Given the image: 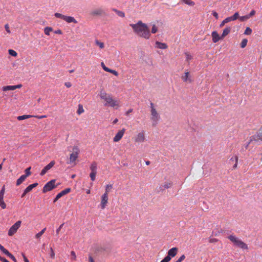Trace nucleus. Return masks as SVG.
Segmentation results:
<instances>
[{
  "label": "nucleus",
  "instance_id": "obj_15",
  "mask_svg": "<svg viewBox=\"0 0 262 262\" xmlns=\"http://www.w3.org/2000/svg\"><path fill=\"white\" fill-rule=\"evenodd\" d=\"M103 13L104 11L102 9H97L91 12V14L93 16L101 15Z\"/></svg>",
  "mask_w": 262,
  "mask_h": 262
},
{
  "label": "nucleus",
  "instance_id": "obj_16",
  "mask_svg": "<svg viewBox=\"0 0 262 262\" xmlns=\"http://www.w3.org/2000/svg\"><path fill=\"white\" fill-rule=\"evenodd\" d=\"M64 20L68 23H73L77 24V21L72 16L65 15Z\"/></svg>",
  "mask_w": 262,
  "mask_h": 262
},
{
  "label": "nucleus",
  "instance_id": "obj_28",
  "mask_svg": "<svg viewBox=\"0 0 262 262\" xmlns=\"http://www.w3.org/2000/svg\"><path fill=\"white\" fill-rule=\"evenodd\" d=\"M46 230V228H45L41 231L37 233L35 235V238L37 239H39L40 237V236L45 233Z\"/></svg>",
  "mask_w": 262,
  "mask_h": 262
},
{
  "label": "nucleus",
  "instance_id": "obj_1",
  "mask_svg": "<svg viewBox=\"0 0 262 262\" xmlns=\"http://www.w3.org/2000/svg\"><path fill=\"white\" fill-rule=\"evenodd\" d=\"M129 26L137 36L146 39L150 37L151 33L147 25L142 21L139 20L136 24H131Z\"/></svg>",
  "mask_w": 262,
  "mask_h": 262
},
{
  "label": "nucleus",
  "instance_id": "obj_57",
  "mask_svg": "<svg viewBox=\"0 0 262 262\" xmlns=\"http://www.w3.org/2000/svg\"><path fill=\"white\" fill-rule=\"evenodd\" d=\"M54 33L57 34H62V32L61 30L58 29L54 31Z\"/></svg>",
  "mask_w": 262,
  "mask_h": 262
},
{
  "label": "nucleus",
  "instance_id": "obj_37",
  "mask_svg": "<svg viewBox=\"0 0 262 262\" xmlns=\"http://www.w3.org/2000/svg\"><path fill=\"white\" fill-rule=\"evenodd\" d=\"M31 167H29L25 169V174H24L26 178L31 174L30 172Z\"/></svg>",
  "mask_w": 262,
  "mask_h": 262
},
{
  "label": "nucleus",
  "instance_id": "obj_61",
  "mask_svg": "<svg viewBox=\"0 0 262 262\" xmlns=\"http://www.w3.org/2000/svg\"><path fill=\"white\" fill-rule=\"evenodd\" d=\"M64 85L67 87V88H70L71 86H72V84L70 82H66L64 83Z\"/></svg>",
  "mask_w": 262,
  "mask_h": 262
},
{
  "label": "nucleus",
  "instance_id": "obj_50",
  "mask_svg": "<svg viewBox=\"0 0 262 262\" xmlns=\"http://www.w3.org/2000/svg\"><path fill=\"white\" fill-rule=\"evenodd\" d=\"M185 258V256L184 255H182L177 260L176 262H182Z\"/></svg>",
  "mask_w": 262,
  "mask_h": 262
},
{
  "label": "nucleus",
  "instance_id": "obj_5",
  "mask_svg": "<svg viewBox=\"0 0 262 262\" xmlns=\"http://www.w3.org/2000/svg\"><path fill=\"white\" fill-rule=\"evenodd\" d=\"M80 152V150L77 146H74L73 148V152L70 154L69 158L70 164H76L75 161L77 160L78 157V154Z\"/></svg>",
  "mask_w": 262,
  "mask_h": 262
},
{
  "label": "nucleus",
  "instance_id": "obj_55",
  "mask_svg": "<svg viewBox=\"0 0 262 262\" xmlns=\"http://www.w3.org/2000/svg\"><path fill=\"white\" fill-rule=\"evenodd\" d=\"M63 226V224H62L61 225H60V226L59 227V228L56 230V232L57 235H58L59 234V231Z\"/></svg>",
  "mask_w": 262,
  "mask_h": 262
},
{
  "label": "nucleus",
  "instance_id": "obj_63",
  "mask_svg": "<svg viewBox=\"0 0 262 262\" xmlns=\"http://www.w3.org/2000/svg\"><path fill=\"white\" fill-rule=\"evenodd\" d=\"M23 256L24 260L25 262H29V260L27 259V258L26 257V256L24 254H23Z\"/></svg>",
  "mask_w": 262,
  "mask_h": 262
},
{
  "label": "nucleus",
  "instance_id": "obj_10",
  "mask_svg": "<svg viewBox=\"0 0 262 262\" xmlns=\"http://www.w3.org/2000/svg\"><path fill=\"white\" fill-rule=\"evenodd\" d=\"M108 196L106 193H103L101 197L100 207L102 209L105 208L108 203Z\"/></svg>",
  "mask_w": 262,
  "mask_h": 262
},
{
  "label": "nucleus",
  "instance_id": "obj_56",
  "mask_svg": "<svg viewBox=\"0 0 262 262\" xmlns=\"http://www.w3.org/2000/svg\"><path fill=\"white\" fill-rule=\"evenodd\" d=\"M212 14L215 17L216 19H218L219 15L215 11H212Z\"/></svg>",
  "mask_w": 262,
  "mask_h": 262
},
{
  "label": "nucleus",
  "instance_id": "obj_38",
  "mask_svg": "<svg viewBox=\"0 0 262 262\" xmlns=\"http://www.w3.org/2000/svg\"><path fill=\"white\" fill-rule=\"evenodd\" d=\"M252 33V30L249 27H247L245 32L244 34L245 35H250Z\"/></svg>",
  "mask_w": 262,
  "mask_h": 262
},
{
  "label": "nucleus",
  "instance_id": "obj_23",
  "mask_svg": "<svg viewBox=\"0 0 262 262\" xmlns=\"http://www.w3.org/2000/svg\"><path fill=\"white\" fill-rule=\"evenodd\" d=\"M26 179V177L24 175H22L17 180L16 185L19 186Z\"/></svg>",
  "mask_w": 262,
  "mask_h": 262
},
{
  "label": "nucleus",
  "instance_id": "obj_20",
  "mask_svg": "<svg viewBox=\"0 0 262 262\" xmlns=\"http://www.w3.org/2000/svg\"><path fill=\"white\" fill-rule=\"evenodd\" d=\"M70 191H71L70 188H66L64 190L61 191L60 192H59L57 194V197H59V198H60L62 196H63V195H66V194L68 193L69 192H70Z\"/></svg>",
  "mask_w": 262,
  "mask_h": 262
},
{
  "label": "nucleus",
  "instance_id": "obj_7",
  "mask_svg": "<svg viewBox=\"0 0 262 262\" xmlns=\"http://www.w3.org/2000/svg\"><path fill=\"white\" fill-rule=\"evenodd\" d=\"M146 140L144 131L142 130L138 133L134 138V141L136 143H143Z\"/></svg>",
  "mask_w": 262,
  "mask_h": 262
},
{
  "label": "nucleus",
  "instance_id": "obj_46",
  "mask_svg": "<svg viewBox=\"0 0 262 262\" xmlns=\"http://www.w3.org/2000/svg\"><path fill=\"white\" fill-rule=\"evenodd\" d=\"M234 159H235V164L233 166V168L234 169H235L237 168V163H238V157L237 156H235L234 157Z\"/></svg>",
  "mask_w": 262,
  "mask_h": 262
},
{
  "label": "nucleus",
  "instance_id": "obj_13",
  "mask_svg": "<svg viewBox=\"0 0 262 262\" xmlns=\"http://www.w3.org/2000/svg\"><path fill=\"white\" fill-rule=\"evenodd\" d=\"M211 36L212 38V41L214 43H216L219 41L220 39H223V38L221 36H220L219 34L216 31H213L211 33Z\"/></svg>",
  "mask_w": 262,
  "mask_h": 262
},
{
  "label": "nucleus",
  "instance_id": "obj_39",
  "mask_svg": "<svg viewBox=\"0 0 262 262\" xmlns=\"http://www.w3.org/2000/svg\"><path fill=\"white\" fill-rule=\"evenodd\" d=\"M185 55H186V60L187 61H188L192 59V55L190 54H189V53H185Z\"/></svg>",
  "mask_w": 262,
  "mask_h": 262
},
{
  "label": "nucleus",
  "instance_id": "obj_41",
  "mask_svg": "<svg viewBox=\"0 0 262 262\" xmlns=\"http://www.w3.org/2000/svg\"><path fill=\"white\" fill-rule=\"evenodd\" d=\"M9 53L12 56L15 57L17 56V53L13 50H9Z\"/></svg>",
  "mask_w": 262,
  "mask_h": 262
},
{
  "label": "nucleus",
  "instance_id": "obj_49",
  "mask_svg": "<svg viewBox=\"0 0 262 262\" xmlns=\"http://www.w3.org/2000/svg\"><path fill=\"white\" fill-rule=\"evenodd\" d=\"M233 20H234L233 19L232 16L228 17L225 19V21H226V23H228L230 21H233Z\"/></svg>",
  "mask_w": 262,
  "mask_h": 262
},
{
  "label": "nucleus",
  "instance_id": "obj_18",
  "mask_svg": "<svg viewBox=\"0 0 262 262\" xmlns=\"http://www.w3.org/2000/svg\"><path fill=\"white\" fill-rule=\"evenodd\" d=\"M156 45L157 48H158L159 49H166L167 48V46L165 43L161 42L159 41H156Z\"/></svg>",
  "mask_w": 262,
  "mask_h": 262
},
{
  "label": "nucleus",
  "instance_id": "obj_8",
  "mask_svg": "<svg viewBox=\"0 0 262 262\" xmlns=\"http://www.w3.org/2000/svg\"><path fill=\"white\" fill-rule=\"evenodd\" d=\"M21 223V222L20 221L16 222L9 230L8 235L9 236H12L13 234H14L16 232L17 229L20 226Z\"/></svg>",
  "mask_w": 262,
  "mask_h": 262
},
{
  "label": "nucleus",
  "instance_id": "obj_32",
  "mask_svg": "<svg viewBox=\"0 0 262 262\" xmlns=\"http://www.w3.org/2000/svg\"><path fill=\"white\" fill-rule=\"evenodd\" d=\"M5 191V186H4L2 187L1 190L0 191V200H4Z\"/></svg>",
  "mask_w": 262,
  "mask_h": 262
},
{
  "label": "nucleus",
  "instance_id": "obj_26",
  "mask_svg": "<svg viewBox=\"0 0 262 262\" xmlns=\"http://www.w3.org/2000/svg\"><path fill=\"white\" fill-rule=\"evenodd\" d=\"M182 2L184 3L185 4L190 6H193L195 5V3L194 2H193L191 0H181Z\"/></svg>",
  "mask_w": 262,
  "mask_h": 262
},
{
  "label": "nucleus",
  "instance_id": "obj_48",
  "mask_svg": "<svg viewBox=\"0 0 262 262\" xmlns=\"http://www.w3.org/2000/svg\"><path fill=\"white\" fill-rule=\"evenodd\" d=\"M232 17L234 20L237 19L239 17V14L238 12H236L232 16Z\"/></svg>",
  "mask_w": 262,
  "mask_h": 262
},
{
  "label": "nucleus",
  "instance_id": "obj_9",
  "mask_svg": "<svg viewBox=\"0 0 262 262\" xmlns=\"http://www.w3.org/2000/svg\"><path fill=\"white\" fill-rule=\"evenodd\" d=\"M55 162L53 160L51 161L47 165H46L41 171L40 175L44 176L50 169H51L55 165Z\"/></svg>",
  "mask_w": 262,
  "mask_h": 262
},
{
  "label": "nucleus",
  "instance_id": "obj_6",
  "mask_svg": "<svg viewBox=\"0 0 262 262\" xmlns=\"http://www.w3.org/2000/svg\"><path fill=\"white\" fill-rule=\"evenodd\" d=\"M56 180H52L48 182L43 187L42 192L46 193L50 191L57 187L55 185Z\"/></svg>",
  "mask_w": 262,
  "mask_h": 262
},
{
  "label": "nucleus",
  "instance_id": "obj_53",
  "mask_svg": "<svg viewBox=\"0 0 262 262\" xmlns=\"http://www.w3.org/2000/svg\"><path fill=\"white\" fill-rule=\"evenodd\" d=\"M71 256H72V258L74 259V260H76V254L75 253L74 251H72L71 252Z\"/></svg>",
  "mask_w": 262,
  "mask_h": 262
},
{
  "label": "nucleus",
  "instance_id": "obj_21",
  "mask_svg": "<svg viewBox=\"0 0 262 262\" xmlns=\"http://www.w3.org/2000/svg\"><path fill=\"white\" fill-rule=\"evenodd\" d=\"M231 31V28L230 27H227L225 28L223 30L222 34V37L224 38L225 36H226L228 34H229V33Z\"/></svg>",
  "mask_w": 262,
  "mask_h": 262
},
{
  "label": "nucleus",
  "instance_id": "obj_60",
  "mask_svg": "<svg viewBox=\"0 0 262 262\" xmlns=\"http://www.w3.org/2000/svg\"><path fill=\"white\" fill-rule=\"evenodd\" d=\"M0 260L3 261V262H9L8 260H7L6 258L2 257L0 256Z\"/></svg>",
  "mask_w": 262,
  "mask_h": 262
},
{
  "label": "nucleus",
  "instance_id": "obj_59",
  "mask_svg": "<svg viewBox=\"0 0 262 262\" xmlns=\"http://www.w3.org/2000/svg\"><path fill=\"white\" fill-rule=\"evenodd\" d=\"M226 24H227V23H226V21H225V19H224V20H223L222 21V23L220 24V27L221 28H222V27H223V26H224Z\"/></svg>",
  "mask_w": 262,
  "mask_h": 262
},
{
  "label": "nucleus",
  "instance_id": "obj_14",
  "mask_svg": "<svg viewBox=\"0 0 262 262\" xmlns=\"http://www.w3.org/2000/svg\"><path fill=\"white\" fill-rule=\"evenodd\" d=\"M178 249L176 247L172 248L168 250V255L166 256H169V257H173L175 256L178 253Z\"/></svg>",
  "mask_w": 262,
  "mask_h": 262
},
{
  "label": "nucleus",
  "instance_id": "obj_3",
  "mask_svg": "<svg viewBox=\"0 0 262 262\" xmlns=\"http://www.w3.org/2000/svg\"><path fill=\"white\" fill-rule=\"evenodd\" d=\"M228 238L233 243L234 246L242 249H248V245L235 235H231L228 236Z\"/></svg>",
  "mask_w": 262,
  "mask_h": 262
},
{
  "label": "nucleus",
  "instance_id": "obj_52",
  "mask_svg": "<svg viewBox=\"0 0 262 262\" xmlns=\"http://www.w3.org/2000/svg\"><path fill=\"white\" fill-rule=\"evenodd\" d=\"M5 29H6V31H7L9 34L11 33V31H10V30L9 26V25H8V24H6V25H5Z\"/></svg>",
  "mask_w": 262,
  "mask_h": 262
},
{
  "label": "nucleus",
  "instance_id": "obj_25",
  "mask_svg": "<svg viewBox=\"0 0 262 262\" xmlns=\"http://www.w3.org/2000/svg\"><path fill=\"white\" fill-rule=\"evenodd\" d=\"M113 188V185L112 184H107L105 186V192L104 193H106V194H108L111 189Z\"/></svg>",
  "mask_w": 262,
  "mask_h": 262
},
{
  "label": "nucleus",
  "instance_id": "obj_33",
  "mask_svg": "<svg viewBox=\"0 0 262 262\" xmlns=\"http://www.w3.org/2000/svg\"><path fill=\"white\" fill-rule=\"evenodd\" d=\"M158 27L155 25L153 24L152 26L151 32L153 34H155L158 32Z\"/></svg>",
  "mask_w": 262,
  "mask_h": 262
},
{
  "label": "nucleus",
  "instance_id": "obj_45",
  "mask_svg": "<svg viewBox=\"0 0 262 262\" xmlns=\"http://www.w3.org/2000/svg\"><path fill=\"white\" fill-rule=\"evenodd\" d=\"M50 256L52 259L54 258L55 257V253L52 248H50Z\"/></svg>",
  "mask_w": 262,
  "mask_h": 262
},
{
  "label": "nucleus",
  "instance_id": "obj_62",
  "mask_svg": "<svg viewBox=\"0 0 262 262\" xmlns=\"http://www.w3.org/2000/svg\"><path fill=\"white\" fill-rule=\"evenodd\" d=\"M89 262H95L94 259L91 256H89Z\"/></svg>",
  "mask_w": 262,
  "mask_h": 262
},
{
  "label": "nucleus",
  "instance_id": "obj_11",
  "mask_svg": "<svg viewBox=\"0 0 262 262\" xmlns=\"http://www.w3.org/2000/svg\"><path fill=\"white\" fill-rule=\"evenodd\" d=\"M125 132V129L123 128L121 130H118L115 137L113 138V141L114 142H119L123 137Z\"/></svg>",
  "mask_w": 262,
  "mask_h": 262
},
{
  "label": "nucleus",
  "instance_id": "obj_40",
  "mask_svg": "<svg viewBox=\"0 0 262 262\" xmlns=\"http://www.w3.org/2000/svg\"><path fill=\"white\" fill-rule=\"evenodd\" d=\"M0 206L3 209H5L6 208V205L4 201V200H0Z\"/></svg>",
  "mask_w": 262,
  "mask_h": 262
},
{
  "label": "nucleus",
  "instance_id": "obj_42",
  "mask_svg": "<svg viewBox=\"0 0 262 262\" xmlns=\"http://www.w3.org/2000/svg\"><path fill=\"white\" fill-rule=\"evenodd\" d=\"M115 12L117 13V14L121 17H124L125 16V14H124V13L122 12V11H117V10H115Z\"/></svg>",
  "mask_w": 262,
  "mask_h": 262
},
{
  "label": "nucleus",
  "instance_id": "obj_36",
  "mask_svg": "<svg viewBox=\"0 0 262 262\" xmlns=\"http://www.w3.org/2000/svg\"><path fill=\"white\" fill-rule=\"evenodd\" d=\"M97 172H91L90 174V177L92 181H94L96 179V176Z\"/></svg>",
  "mask_w": 262,
  "mask_h": 262
},
{
  "label": "nucleus",
  "instance_id": "obj_44",
  "mask_svg": "<svg viewBox=\"0 0 262 262\" xmlns=\"http://www.w3.org/2000/svg\"><path fill=\"white\" fill-rule=\"evenodd\" d=\"M239 18L240 20L243 21H245V20L249 19V16L246 15V16L239 17Z\"/></svg>",
  "mask_w": 262,
  "mask_h": 262
},
{
  "label": "nucleus",
  "instance_id": "obj_24",
  "mask_svg": "<svg viewBox=\"0 0 262 262\" xmlns=\"http://www.w3.org/2000/svg\"><path fill=\"white\" fill-rule=\"evenodd\" d=\"M53 31V28L50 27H45L44 29V32L46 35H50V32Z\"/></svg>",
  "mask_w": 262,
  "mask_h": 262
},
{
  "label": "nucleus",
  "instance_id": "obj_31",
  "mask_svg": "<svg viewBox=\"0 0 262 262\" xmlns=\"http://www.w3.org/2000/svg\"><path fill=\"white\" fill-rule=\"evenodd\" d=\"M105 71L107 72H109V73H111L113 74V75H114L116 76H117L118 75V72L114 70H112V69H110L108 68L107 69H105Z\"/></svg>",
  "mask_w": 262,
  "mask_h": 262
},
{
  "label": "nucleus",
  "instance_id": "obj_2",
  "mask_svg": "<svg viewBox=\"0 0 262 262\" xmlns=\"http://www.w3.org/2000/svg\"><path fill=\"white\" fill-rule=\"evenodd\" d=\"M99 96L101 99L105 102L104 106H111L116 109L120 107L119 101L114 99L110 94L106 93L105 91H101Z\"/></svg>",
  "mask_w": 262,
  "mask_h": 262
},
{
  "label": "nucleus",
  "instance_id": "obj_17",
  "mask_svg": "<svg viewBox=\"0 0 262 262\" xmlns=\"http://www.w3.org/2000/svg\"><path fill=\"white\" fill-rule=\"evenodd\" d=\"M190 73L189 72H186L184 76H182V79L184 82H191V80L189 78Z\"/></svg>",
  "mask_w": 262,
  "mask_h": 262
},
{
  "label": "nucleus",
  "instance_id": "obj_51",
  "mask_svg": "<svg viewBox=\"0 0 262 262\" xmlns=\"http://www.w3.org/2000/svg\"><path fill=\"white\" fill-rule=\"evenodd\" d=\"M3 252L6 255H7L8 256H9V257H10V256L12 255L11 253H10L7 249H5Z\"/></svg>",
  "mask_w": 262,
  "mask_h": 262
},
{
  "label": "nucleus",
  "instance_id": "obj_12",
  "mask_svg": "<svg viewBox=\"0 0 262 262\" xmlns=\"http://www.w3.org/2000/svg\"><path fill=\"white\" fill-rule=\"evenodd\" d=\"M22 87V85L21 84H17L16 85H7L3 87V90L4 91H13L16 90V89H20Z\"/></svg>",
  "mask_w": 262,
  "mask_h": 262
},
{
  "label": "nucleus",
  "instance_id": "obj_43",
  "mask_svg": "<svg viewBox=\"0 0 262 262\" xmlns=\"http://www.w3.org/2000/svg\"><path fill=\"white\" fill-rule=\"evenodd\" d=\"M172 185V184L171 183H165L163 186L162 187L164 188H168L169 187H170Z\"/></svg>",
  "mask_w": 262,
  "mask_h": 262
},
{
  "label": "nucleus",
  "instance_id": "obj_47",
  "mask_svg": "<svg viewBox=\"0 0 262 262\" xmlns=\"http://www.w3.org/2000/svg\"><path fill=\"white\" fill-rule=\"evenodd\" d=\"M171 259L170 257L169 256H166L163 260H162L160 262H169Z\"/></svg>",
  "mask_w": 262,
  "mask_h": 262
},
{
  "label": "nucleus",
  "instance_id": "obj_22",
  "mask_svg": "<svg viewBox=\"0 0 262 262\" xmlns=\"http://www.w3.org/2000/svg\"><path fill=\"white\" fill-rule=\"evenodd\" d=\"M97 165L95 162H93L90 166V169L91 172H97Z\"/></svg>",
  "mask_w": 262,
  "mask_h": 262
},
{
  "label": "nucleus",
  "instance_id": "obj_64",
  "mask_svg": "<svg viewBox=\"0 0 262 262\" xmlns=\"http://www.w3.org/2000/svg\"><path fill=\"white\" fill-rule=\"evenodd\" d=\"M258 136L260 139L262 140V131L259 132Z\"/></svg>",
  "mask_w": 262,
  "mask_h": 262
},
{
  "label": "nucleus",
  "instance_id": "obj_29",
  "mask_svg": "<svg viewBox=\"0 0 262 262\" xmlns=\"http://www.w3.org/2000/svg\"><path fill=\"white\" fill-rule=\"evenodd\" d=\"M32 117V116H31V115H25L19 116L17 117V119L18 120H24V119H26Z\"/></svg>",
  "mask_w": 262,
  "mask_h": 262
},
{
  "label": "nucleus",
  "instance_id": "obj_34",
  "mask_svg": "<svg viewBox=\"0 0 262 262\" xmlns=\"http://www.w3.org/2000/svg\"><path fill=\"white\" fill-rule=\"evenodd\" d=\"M247 42L248 40L247 39H243L241 43V47L242 48H244L246 46Z\"/></svg>",
  "mask_w": 262,
  "mask_h": 262
},
{
  "label": "nucleus",
  "instance_id": "obj_35",
  "mask_svg": "<svg viewBox=\"0 0 262 262\" xmlns=\"http://www.w3.org/2000/svg\"><path fill=\"white\" fill-rule=\"evenodd\" d=\"M54 15L56 17L61 18L63 20H64L65 17V15L59 13H55Z\"/></svg>",
  "mask_w": 262,
  "mask_h": 262
},
{
  "label": "nucleus",
  "instance_id": "obj_27",
  "mask_svg": "<svg viewBox=\"0 0 262 262\" xmlns=\"http://www.w3.org/2000/svg\"><path fill=\"white\" fill-rule=\"evenodd\" d=\"M95 43L101 49H103L104 48V43L103 42L100 41L98 40H95Z\"/></svg>",
  "mask_w": 262,
  "mask_h": 262
},
{
  "label": "nucleus",
  "instance_id": "obj_19",
  "mask_svg": "<svg viewBox=\"0 0 262 262\" xmlns=\"http://www.w3.org/2000/svg\"><path fill=\"white\" fill-rule=\"evenodd\" d=\"M38 185L37 183H35L34 184H31L29 185L25 189V192L28 193L32 190V189L36 187Z\"/></svg>",
  "mask_w": 262,
  "mask_h": 262
},
{
  "label": "nucleus",
  "instance_id": "obj_54",
  "mask_svg": "<svg viewBox=\"0 0 262 262\" xmlns=\"http://www.w3.org/2000/svg\"><path fill=\"white\" fill-rule=\"evenodd\" d=\"M217 241H218V240L216 238H210L209 239V243H216Z\"/></svg>",
  "mask_w": 262,
  "mask_h": 262
},
{
  "label": "nucleus",
  "instance_id": "obj_58",
  "mask_svg": "<svg viewBox=\"0 0 262 262\" xmlns=\"http://www.w3.org/2000/svg\"><path fill=\"white\" fill-rule=\"evenodd\" d=\"M101 66L102 67L103 69L105 71V69H108L107 67H106L104 63L103 62L101 63Z\"/></svg>",
  "mask_w": 262,
  "mask_h": 262
},
{
  "label": "nucleus",
  "instance_id": "obj_4",
  "mask_svg": "<svg viewBox=\"0 0 262 262\" xmlns=\"http://www.w3.org/2000/svg\"><path fill=\"white\" fill-rule=\"evenodd\" d=\"M150 107L151 114L150 119L154 124H156L160 119V116L152 102L150 103Z\"/></svg>",
  "mask_w": 262,
  "mask_h": 262
},
{
  "label": "nucleus",
  "instance_id": "obj_30",
  "mask_svg": "<svg viewBox=\"0 0 262 262\" xmlns=\"http://www.w3.org/2000/svg\"><path fill=\"white\" fill-rule=\"evenodd\" d=\"M84 112V109L83 108V106L81 104L78 105V108L77 111V113L78 115H80L81 114L83 113Z\"/></svg>",
  "mask_w": 262,
  "mask_h": 262
}]
</instances>
